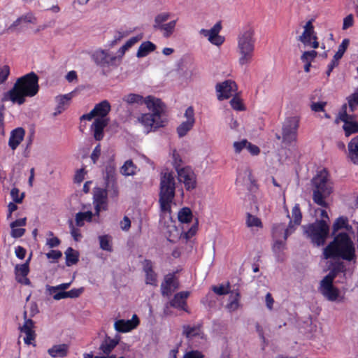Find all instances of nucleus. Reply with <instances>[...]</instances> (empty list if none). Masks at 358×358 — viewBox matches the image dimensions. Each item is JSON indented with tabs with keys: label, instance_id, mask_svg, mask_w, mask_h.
I'll use <instances>...</instances> for the list:
<instances>
[{
	"label": "nucleus",
	"instance_id": "f257e3e1",
	"mask_svg": "<svg viewBox=\"0 0 358 358\" xmlns=\"http://www.w3.org/2000/svg\"><path fill=\"white\" fill-rule=\"evenodd\" d=\"M38 90V77L35 73L31 72L18 78L12 89L3 94L1 101H11L13 103L22 105L27 96H35Z\"/></svg>",
	"mask_w": 358,
	"mask_h": 358
},
{
	"label": "nucleus",
	"instance_id": "f03ea898",
	"mask_svg": "<svg viewBox=\"0 0 358 358\" xmlns=\"http://www.w3.org/2000/svg\"><path fill=\"white\" fill-rule=\"evenodd\" d=\"M325 259L340 258L348 262H356V250L353 241L345 232L338 233L323 251Z\"/></svg>",
	"mask_w": 358,
	"mask_h": 358
},
{
	"label": "nucleus",
	"instance_id": "7ed1b4c3",
	"mask_svg": "<svg viewBox=\"0 0 358 358\" xmlns=\"http://www.w3.org/2000/svg\"><path fill=\"white\" fill-rule=\"evenodd\" d=\"M255 29L250 24L243 27L237 35V53L239 55L238 64L249 65L253 59L256 38Z\"/></svg>",
	"mask_w": 358,
	"mask_h": 358
},
{
	"label": "nucleus",
	"instance_id": "20e7f679",
	"mask_svg": "<svg viewBox=\"0 0 358 358\" xmlns=\"http://www.w3.org/2000/svg\"><path fill=\"white\" fill-rule=\"evenodd\" d=\"M145 103L151 113H144L138 118V121L147 129L148 131L152 128L164 126L162 115L165 111V105L157 98L148 96L145 98Z\"/></svg>",
	"mask_w": 358,
	"mask_h": 358
},
{
	"label": "nucleus",
	"instance_id": "39448f33",
	"mask_svg": "<svg viewBox=\"0 0 358 358\" xmlns=\"http://www.w3.org/2000/svg\"><path fill=\"white\" fill-rule=\"evenodd\" d=\"M175 190L176 182L173 174L171 172L162 173L159 199L162 212H171V203L175 197Z\"/></svg>",
	"mask_w": 358,
	"mask_h": 358
},
{
	"label": "nucleus",
	"instance_id": "423d86ee",
	"mask_svg": "<svg viewBox=\"0 0 358 358\" xmlns=\"http://www.w3.org/2000/svg\"><path fill=\"white\" fill-rule=\"evenodd\" d=\"M313 201L322 207H327V203L325 199L332 192V185L328 178V173L325 170L320 171L313 180Z\"/></svg>",
	"mask_w": 358,
	"mask_h": 358
},
{
	"label": "nucleus",
	"instance_id": "0eeeda50",
	"mask_svg": "<svg viewBox=\"0 0 358 358\" xmlns=\"http://www.w3.org/2000/svg\"><path fill=\"white\" fill-rule=\"evenodd\" d=\"M92 110L96 118L92 124V129L94 138L101 141L103 137V129L108 123L106 116L110 110V104L107 100H103L96 104Z\"/></svg>",
	"mask_w": 358,
	"mask_h": 358
},
{
	"label": "nucleus",
	"instance_id": "6e6552de",
	"mask_svg": "<svg viewBox=\"0 0 358 358\" xmlns=\"http://www.w3.org/2000/svg\"><path fill=\"white\" fill-rule=\"evenodd\" d=\"M304 232L312 243L317 246L324 244L329 235V227L326 220H317L308 226H303Z\"/></svg>",
	"mask_w": 358,
	"mask_h": 358
},
{
	"label": "nucleus",
	"instance_id": "1a4fd4ad",
	"mask_svg": "<svg viewBox=\"0 0 358 358\" xmlns=\"http://www.w3.org/2000/svg\"><path fill=\"white\" fill-rule=\"evenodd\" d=\"M91 58L96 66L103 69L117 68L121 63L120 57L101 48L94 50Z\"/></svg>",
	"mask_w": 358,
	"mask_h": 358
},
{
	"label": "nucleus",
	"instance_id": "9d476101",
	"mask_svg": "<svg viewBox=\"0 0 358 358\" xmlns=\"http://www.w3.org/2000/svg\"><path fill=\"white\" fill-rule=\"evenodd\" d=\"M356 117L355 115L348 113L346 103L342 105L338 115V119L343 122V129L346 137L358 133V122L356 120Z\"/></svg>",
	"mask_w": 358,
	"mask_h": 358
},
{
	"label": "nucleus",
	"instance_id": "9b49d317",
	"mask_svg": "<svg viewBox=\"0 0 358 358\" xmlns=\"http://www.w3.org/2000/svg\"><path fill=\"white\" fill-rule=\"evenodd\" d=\"M299 126V117L293 116L285 120L282 128V141L287 144L297 139V131Z\"/></svg>",
	"mask_w": 358,
	"mask_h": 358
},
{
	"label": "nucleus",
	"instance_id": "f8f14e48",
	"mask_svg": "<svg viewBox=\"0 0 358 358\" xmlns=\"http://www.w3.org/2000/svg\"><path fill=\"white\" fill-rule=\"evenodd\" d=\"M170 213L162 212L160 224L164 230V233L168 236L169 241H174L175 238H180L181 232L176 226V221L173 220Z\"/></svg>",
	"mask_w": 358,
	"mask_h": 358
},
{
	"label": "nucleus",
	"instance_id": "ddd939ff",
	"mask_svg": "<svg viewBox=\"0 0 358 358\" xmlns=\"http://www.w3.org/2000/svg\"><path fill=\"white\" fill-rule=\"evenodd\" d=\"M330 276H325L321 281L319 287L320 292L329 301H336L339 295L338 289L333 285Z\"/></svg>",
	"mask_w": 358,
	"mask_h": 358
},
{
	"label": "nucleus",
	"instance_id": "4468645a",
	"mask_svg": "<svg viewBox=\"0 0 358 358\" xmlns=\"http://www.w3.org/2000/svg\"><path fill=\"white\" fill-rule=\"evenodd\" d=\"M177 173L178 180L180 182L184 183L185 187L187 190L194 189L196 187V176L190 167L185 166L182 169H179Z\"/></svg>",
	"mask_w": 358,
	"mask_h": 358
},
{
	"label": "nucleus",
	"instance_id": "2eb2a0df",
	"mask_svg": "<svg viewBox=\"0 0 358 358\" xmlns=\"http://www.w3.org/2000/svg\"><path fill=\"white\" fill-rule=\"evenodd\" d=\"M221 29V23L218 22L210 29H201L199 33L206 37L212 44L220 46L224 42V38L219 35Z\"/></svg>",
	"mask_w": 358,
	"mask_h": 358
},
{
	"label": "nucleus",
	"instance_id": "dca6fc26",
	"mask_svg": "<svg viewBox=\"0 0 358 358\" xmlns=\"http://www.w3.org/2000/svg\"><path fill=\"white\" fill-rule=\"evenodd\" d=\"M217 99L219 100L227 99L231 97L237 90L236 84L231 80H227L219 83L215 87Z\"/></svg>",
	"mask_w": 358,
	"mask_h": 358
},
{
	"label": "nucleus",
	"instance_id": "f3484780",
	"mask_svg": "<svg viewBox=\"0 0 358 358\" xmlns=\"http://www.w3.org/2000/svg\"><path fill=\"white\" fill-rule=\"evenodd\" d=\"M295 231V227L292 224V220H290L287 227L285 224L279 223L273 225L272 229V236L273 240L275 239H284L286 241L289 236H290Z\"/></svg>",
	"mask_w": 358,
	"mask_h": 358
},
{
	"label": "nucleus",
	"instance_id": "a211bd4d",
	"mask_svg": "<svg viewBox=\"0 0 358 358\" xmlns=\"http://www.w3.org/2000/svg\"><path fill=\"white\" fill-rule=\"evenodd\" d=\"M31 258V255L26 260L24 264H17L15 267V274L16 280L26 285H30V280L27 278L29 273V262Z\"/></svg>",
	"mask_w": 358,
	"mask_h": 358
},
{
	"label": "nucleus",
	"instance_id": "6ab92c4d",
	"mask_svg": "<svg viewBox=\"0 0 358 358\" xmlns=\"http://www.w3.org/2000/svg\"><path fill=\"white\" fill-rule=\"evenodd\" d=\"M139 324V319L134 315L131 320H118L114 324L115 329L118 332L125 333L131 331Z\"/></svg>",
	"mask_w": 358,
	"mask_h": 358
},
{
	"label": "nucleus",
	"instance_id": "aec40b11",
	"mask_svg": "<svg viewBox=\"0 0 358 358\" xmlns=\"http://www.w3.org/2000/svg\"><path fill=\"white\" fill-rule=\"evenodd\" d=\"M114 169L112 167L106 168V180L107 185L104 189L107 196L111 198H117L119 194V189L117 182L113 178Z\"/></svg>",
	"mask_w": 358,
	"mask_h": 358
},
{
	"label": "nucleus",
	"instance_id": "412c9836",
	"mask_svg": "<svg viewBox=\"0 0 358 358\" xmlns=\"http://www.w3.org/2000/svg\"><path fill=\"white\" fill-rule=\"evenodd\" d=\"M94 215L99 216L101 210L107 209V193L104 189H99L94 195Z\"/></svg>",
	"mask_w": 358,
	"mask_h": 358
},
{
	"label": "nucleus",
	"instance_id": "4be33fe9",
	"mask_svg": "<svg viewBox=\"0 0 358 358\" xmlns=\"http://www.w3.org/2000/svg\"><path fill=\"white\" fill-rule=\"evenodd\" d=\"M178 287V282L175 280L174 274L169 273L165 275L164 280L161 285L162 294L164 296H169Z\"/></svg>",
	"mask_w": 358,
	"mask_h": 358
},
{
	"label": "nucleus",
	"instance_id": "5701e85b",
	"mask_svg": "<svg viewBox=\"0 0 358 358\" xmlns=\"http://www.w3.org/2000/svg\"><path fill=\"white\" fill-rule=\"evenodd\" d=\"M24 323L22 327H20V331L26 334L24 338V343L27 345L31 344V341H34L36 334L34 331V322L31 319H27V312H24Z\"/></svg>",
	"mask_w": 358,
	"mask_h": 358
},
{
	"label": "nucleus",
	"instance_id": "b1692460",
	"mask_svg": "<svg viewBox=\"0 0 358 358\" xmlns=\"http://www.w3.org/2000/svg\"><path fill=\"white\" fill-rule=\"evenodd\" d=\"M189 296V292H180L174 295L173 298L169 302V303L171 307L187 311L186 308V299Z\"/></svg>",
	"mask_w": 358,
	"mask_h": 358
},
{
	"label": "nucleus",
	"instance_id": "393cba45",
	"mask_svg": "<svg viewBox=\"0 0 358 358\" xmlns=\"http://www.w3.org/2000/svg\"><path fill=\"white\" fill-rule=\"evenodd\" d=\"M24 134L25 131L22 127L16 128L10 132V138L8 140V145L12 150H16L18 145L23 141Z\"/></svg>",
	"mask_w": 358,
	"mask_h": 358
},
{
	"label": "nucleus",
	"instance_id": "a878e982",
	"mask_svg": "<svg viewBox=\"0 0 358 358\" xmlns=\"http://www.w3.org/2000/svg\"><path fill=\"white\" fill-rule=\"evenodd\" d=\"M143 270L146 275V284L157 286V274L152 269V264L150 260H145Z\"/></svg>",
	"mask_w": 358,
	"mask_h": 358
},
{
	"label": "nucleus",
	"instance_id": "bb28decb",
	"mask_svg": "<svg viewBox=\"0 0 358 358\" xmlns=\"http://www.w3.org/2000/svg\"><path fill=\"white\" fill-rule=\"evenodd\" d=\"M69 346L66 344L55 345L48 350V354L54 358L64 357L67 355Z\"/></svg>",
	"mask_w": 358,
	"mask_h": 358
},
{
	"label": "nucleus",
	"instance_id": "cd10ccee",
	"mask_svg": "<svg viewBox=\"0 0 358 358\" xmlns=\"http://www.w3.org/2000/svg\"><path fill=\"white\" fill-rule=\"evenodd\" d=\"M285 241L284 239H275L272 246L273 252L279 262H282L284 259L283 251L286 248Z\"/></svg>",
	"mask_w": 358,
	"mask_h": 358
},
{
	"label": "nucleus",
	"instance_id": "c85d7f7f",
	"mask_svg": "<svg viewBox=\"0 0 358 358\" xmlns=\"http://www.w3.org/2000/svg\"><path fill=\"white\" fill-rule=\"evenodd\" d=\"M348 148L349 158L355 164H358V136L350 141Z\"/></svg>",
	"mask_w": 358,
	"mask_h": 358
},
{
	"label": "nucleus",
	"instance_id": "c756f323",
	"mask_svg": "<svg viewBox=\"0 0 358 358\" xmlns=\"http://www.w3.org/2000/svg\"><path fill=\"white\" fill-rule=\"evenodd\" d=\"M83 291V287H80L78 289H72L68 292H59L53 295V299L57 301L66 298L75 299L78 297Z\"/></svg>",
	"mask_w": 358,
	"mask_h": 358
},
{
	"label": "nucleus",
	"instance_id": "7c9ffc66",
	"mask_svg": "<svg viewBox=\"0 0 358 358\" xmlns=\"http://www.w3.org/2000/svg\"><path fill=\"white\" fill-rule=\"evenodd\" d=\"M73 95L72 92L69 93L62 96H58L56 97L57 106L54 113L55 115H57L62 113L65 109L66 106L69 104V101L71 99Z\"/></svg>",
	"mask_w": 358,
	"mask_h": 358
},
{
	"label": "nucleus",
	"instance_id": "2f4dec72",
	"mask_svg": "<svg viewBox=\"0 0 358 358\" xmlns=\"http://www.w3.org/2000/svg\"><path fill=\"white\" fill-rule=\"evenodd\" d=\"M156 45L151 41H145L141 44L136 53L138 58L144 57L150 52L155 51Z\"/></svg>",
	"mask_w": 358,
	"mask_h": 358
},
{
	"label": "nucleus",
	"instance_id": "473e14b6",
	"mask_svg": "<svg viewBox=\"0 0 358 358\" xmlns=\"http://www.w3.org/2000/svg\"><path fill=\"white\" fill-rule=\"evenodd\" d=\"M177 20H171L165 23L156 29L155 30L159 31L164 38H169L175 31Z\"/></svg>",
	"mask_w": 358,
	"mask_h": 358
},
{
	"label": "nucleus",
	"instance_id": "72a5a7b5",
	"mask_svg": "<svg viewBox=\"0 0 358 358\" xmlns=\"http://www.w3.org/2000/svg\"><path fill=\"white\" fill-rule=\"evenodd\" d=\"M94 214L92 211L79 212L76 214L75 221L76 224L78 227H83L85 222H90Z\"/></svg>",
	"mask_w": 358,
	"mask_h": 358
},
{
	"label": "nucleus",
	"instance_id": "f704fd0d",
	"mask_svg": "<svg viewBox=\"0 0 358 358\" xmlns=\"http://www.w3.org/2000/svg\"><path fill=\"white\" fill-rule=\"evenodd\" d=\"M137 166L132 160H127L120 168V173L124 176H134L136 173Z\"/></svg>",
	"mask_w": 358,
	"mask_h": 358
},
{
	"label": "nucleus",
	"instance_id": "c9c22d12",
	"mask_svg": "<svg viewBox=\"0 0 358 358\" xmlns=\"http://www.w3.org/2000/svg\"><path fill=\"white\" fill-rule=\"evenodd\" d=\"M66 255V264L67 266H71L76 264L78 262L79 254L78 252L73 250L72 248H68L65 252Z\"/></svg>",
	"mask_w": 358,
	"mask_h": 358
},
{
	"label": "nucleus",
	"instance_id": "e433bc0d",
	"mask_svg": "<svg viewBox=\"0 0 358 358\" xmlns=\"http://www.w3.org/2000/svg\"><path fill=\"white\" fill-rule=\"evenodd\" d=\"M341 229H345L347 231H350L352 227L348 224V219L346 217L341 216L337 218L333 224V232L336 233Z\"/></svg>",
	"mask_w": 358,
	"mask_h": 358
},
{
	"label": "nucleus",
	"instance_id": "4c0bfd02",
	"mask_svg": "<svg viewBox=\"0 0 358 358\" xmlns=\"http://www.w3.org/2000/svg\"><path fill=\"white\" fill-rule=\"evenodd\" d=\"M71 285V282L62 283L57 286H50L47 285L45 287L46 292L53 296L54 294L59 292H66V289H69Z\"/></svg>",
	"mask_w": 358,
	"mask_h": 358
},
{
	"label": "nucleus",
	"instance_id": "58836bf2",
	"mask_svg": "<svg viewBox=\"0 0 358 358\" xmlns=\"http://www.w3.org/2000/svg\"><path fill=\"white\" fill-rule=\"evenodd\" d=\"M201 334V327L195 325L191 327L189 325L183 326V334L188 338L199 336Z\"/></svg>",
	"mask_w": 358,
	"mask_h": 358
},
{
	"label": "nucleus",
	"instance_id": "ea45409f",
	"mask_svg": "<svg viewBox=\"0 0 358 358\" xmlns=\"http://www.w3.org/2000/svg\"><path fill=\"white\" fill-rule=\"evenodd\" d=\"M345 270H346L345 265L344 264L343 262H336L332 264V268H331L330 272L326 276H330L331 280H334V278H336V276L339 273H344L345 271Z\"/></svg>",
	"mask_w": 358,
	"mask_h": 358
},
{
	"label": "nucleus",
	"instance_id": "a19ab883",
	"mask_svg": "<svg viewBox=\"0 0 358 358\" xmlns=\"http://www.w3.org/2000/svg\"><path fill=\"white\" fill-rule=\"evenodd\" d=\"M192 213L187 207L182 208L178 214V218L181 223H189L192 219Z\"/></svg>",
	"mask_w": 358,
	"mask_h": 358
},
{
	"label": "nucleus",
	"instance_id": "79ce46f5",
	"mask_svg": "<svg viewBox=\"0 0 358 358\" xmlns=\"http://www.w3.org/2000/svg\"><path fill=\"white\" fill-rule=\"evenodd\" d=\"M346 99L348 101V103H345L347 104V108H349L350 112L353 113L358 107V90L349 95Z\"/></svg>",
	"mask_w": 358,
	"mask_h": 358
},
{
	"label": "nucleus",
	"instance_id": "37998d69",
	"mask_svg": "<svg viewBox=\"0 0 358 358\" xmlns=\"http://www.w3.org/2000/svg\"><path fill=\"white\" fill-rule=\"evenodd\" d=\"M170 17L171 13L168 12H164L157 14L154 20V23L152 25L153 29H156L162 24H165V22L170 18Z\"/></svg>",
	"mask_w": 358,
	"mask_h": 358
},
{
	"label": "nucleus",
	"instance_id": "c03bdc74",
	"mask_svg": "<svg viewBox=\"0 0 358 358\" xmlns=\"http://www.w3.org/2000/svg\"><path fill=\"white\" fill-rule=\"evenodd\" d=\"M292 224L296 228V226L300 225L301 219H302V215L300 210L299 204L296 203L293 207L292 210Z\"/></svg>",
	"mask_w": 358,
	"mask_h": 358
},
{
	"label": "nucleus",
	"instance_id": "a18cd8bd",
	"mask_svg": "<svg viewBox=\"0 0 358 358\" xmlns=\"http://www.w3.org/2000/svg\"><path fill=\"white\" fill-rule=\"evenodd\" d=\"M194 123H192L187 121L182 122L178 127H177V133L180 138L184 137L187 135L188 131H189L192 127H194Z\"/></svg>",
	"mask_w": 358,
	"mask_h": 358
},
{
	"label": "nucleus",
	"instance_id": "49530a36",
	"mask_svg": "<svg viewBox=\"0 0 358 358\" xmlns=\"http://www.w3.org/2000/svg\"><path fill=\"white\" fill-rule=\"evenodd\" d=\"M100 248L105 251H112L111 240L112 238L109 235H103L99 236Z\"/></svg>",
	"mask_w": 358,
	"mask_h": 358
},
{
	"label": "nucleus",
	"instance_id": "de8ad7c7",
	"mask_svg": "<svg viewBox=\"0 0 358 358\" xmlns=\"http://www.w3.org/2000/svg\"><path fill=\"white\" fill-rule=\"evenodd\" d=\"M117 345V341L110 339L105 341L100 346V349L102 352L109 356L108 355L111 352V351L115 348V347Z\"/></svg>",
	"mask_w": 358,
	"mask_h": 358
},
{
	"label": "nucleus",
	"instance_id": "09e8293b",
	"mask_svg": "<svg viewBox=\"0 0 358 358\" xmlns=\"http://www.w3.org/2000/svg\"><path fill=\"white\" fill-rule=\"evenodd\" d=\"M313 36H316L315 31L303 30L302 34L299 36L298 41H301L304 45H310Z\"/></svg>",
	"mask_w": 358,
	"mask_h": 358
},
{
	"label": "nucleus",
	"instance_id": "8fccbe9b",
	"mask_svg": "<svg viewBox=\"0 0 358 358\" xmlns=\"http://www.w3.org/2000/svg\"><path fill=\"white\" fill-rule=\"evenodd\" d=\"M123 101L128 103H145L143 97L137 94H129L123 97Z\"/></svg>",
	"mask_w": 358,
	"mask_h": 358
},
{
	"label": "nucleus",
	"instance_id": "3c124183",
	"mask_svg": "<svg viewBox=\"0 0 358 358\" xmlns=\"http://www.w3.org/2000/svg\"><path fill=\"white\" fill-rule=\"evenodd\" d=\"M349 44H350V40L348 38L343 39L341 44L338 46V51L336 52V54L334 55V57L336 59H338V60H340L343 57Z\"/></svg>",
	"mask_w": 358,
	"mask_h": 358
},
{
	"label": "nucleus",
	"instance_id": "603ef678",
	"mask_svg": "<svg viewBox=\"0 0 358 358\" xmlns=\"http://www.w3.org/2000/svg\"><path fill=\"white\" fill-rule=\"evenodd\" d=\"M246 224L248 227H262V223L260 219L255 215H251L250 213H247Z\"/></svg>",
	"mask_w": 358,
	"mask_h": 358
},
{
	"label": "nucleus",
	"instance_id": "864d4df0",
	"mask_svg": "<svg viewBox=\"0 0 358 358\" xmlns=\"http://www.w3.org/2000/svg\"><path fill=\"white\" fill-rule=\"evenodd\" d=\"M212 290L219 296L225 295L230 292V284L229 282H227V285L222 284L218 286H213Z\"/></svg>",
	"mask_w": 358,
	"mask_h": 358
},
{
	"label": "nucleus",
	"instance_id": "5fc2aeb1",
	"mask_svg": "<svg viewBox=\"0 0 358 358\" xmlns=\"http://www.w3.org/2000/svg\"><path fill=\"white\" fill-rule=\"evenodd\" d=\"M198 224L196 222L191 227V228L187 231H182L180 234V238H185V240L187 241L196 234Z\"/></svg>",
	"mask_w": 358,
	"mask_h": 358
},
{
	"label": "nucleus",
	"instance_id": "6e6d98bb",
	"mask_svg": "<svg viewBox=\"0 0 358 358\" xmlns=\"http://www.w3.org/2000/svg\"><path fill=\"white\" fill-rule=\"evenodd\" d=\"M317 55V52L315 50L306 51L302 54L301 59L303 62L311 63Z\"/></svg>",
	"mask_w": 358,
	"mask_h": 358
},
{
	"label": "nucleus",
	"instance_id": "4d7b16f0",
	"mask_svg": "<svg viewBox=\"0 0 358 358\" xmlns=\"http://www.w3.org/2000/svg\"><path fill=\"white\" fill-rule=\"evenodd\" d=\"M239 296L240 294L238 292L236 293L235 296L232 297V296H231L230 301L227 306V308L229 310V311H234L238 309L239 306Z\"/></svg>",
	"mask_w": 358,
	"mask_h": 358
},
{
	"label": "nucleus",
	"instance_id": "13d9d810",
	"mask_svg": "<svg viewBox=\"0 0 358 358\" xmlns=\"http://www.w3.org/2000/svg\"><path fill=\"white\" fill-rule=\"evenodd\" d=\"M10 74V68L7 65H4L0 68V85L3 83Z\"/></svg>",
	"mask_w": 358,
	"mask_h": 358
},
{
	"label": "nucleus",
	"instance_id": "bf43d9fd",
	"mask_svg": "<svg viewBox=\"0 0 358 358\" xmlns=\"http://www.w3.org/2000/svg\"><path fill=\"white\" fill-rule=\"evenodd\" d=\"M20 191L17 188L14 187L10 191V196L13 200L14 202L20 203L22 201V199L24 198V194H22V195L19 196Z\"/></svg>",
	"mask_w": 358,
	"mask_h": 358
},
{
	"label": "nucleus",
	"instance_id": "052dcab7",
	"mask_svg": "<svg viewBox=\"0 0 358 358\" xmlns=\"http://www.w3.org/2000/svg\"><path fill=\"white\" fill-rule=\"evenodd\" d=\"M69 227L71 229V234L73 236V239L76 241H80L82 237V235L80 232V230L73 226L72 221L69 222Z\"/></svg>",
	"mask_w": 358,
	"mask_h": 358
},
{
	"label": "nucleus",
	"instance_id": "680f3d73",
	"mask_svg": "<svg viewBox=\"0 0 358 358\" xmlns=\"http://www.w3.org/2000/svg\"><path fill=\"white\" fill-rule=\"evenodd\" d=\"M326 105V101L313 102L310 105V108L315 112H322L324 111V107Z\"/></svg>",
	"mask_w": 358,
	"mask_h": 358
},
{
	"label": "nucleus",
	"instance_id": "e2e57ef3",
	"mask_svg": "<svg viewBox=\"0 0 358 358\" xmlns=\"http://www.w3.org/2000/svg\"><path fill=\"white\" fill-rule=\"evenodd\" d=\"M173 166L176 169V171H178V170H179V169H182V159L180 158V155L176 152L174 151L173 153Z\"/></svg>",
	"mask_w": 358,
	"mask_h": 358
},
{
	"label": "nucleus",
	"instance_id": "0e129e2a",
	"mask_svg": "<svg viewBox=\"0 0 358 358\" xmlns=\"http://www.w3.org/2000/svg\"><path fill=\"white\" fill-rule=\"evenodd\" d=\"M184 116L187 118L186 121L195 123L194 110L193 107H188L185 112Z\"/></svg>",
	"mask_w": 358,
	"mask_h": 358
},
{
	"label": "nucleus",
	"instance_id": "69168bd1",
	"mask_svg": "<svg viewBox=\"0 0 358 358\" xmlns=\"http://www.w3.org/2000/svg\"><path fill=\"white\" fill-rule=\"evenodd\" d=\"M230 104H231V107L236 110L241 111L244 109V107H243L241 100L236 97H234L230 101Z\"/></svg>",
	"mask_w": 358,
	"mask_h": 358
},
{
	"label": "nucleus",
	"instance_id": "338daca9",
	"mask_svg": "<svg viewBox=\"0 0 358 358\" xmlns=\"http://www.w3.org/2000/svg\"><path fill=\"white\" fill-rule=\"evenodd\" d=\"M101 145L100 144H98L94 149L93 150L92 154H91V159L92 160L94 164H96L98 161L100 155H101Z\"/></svg>",
	"mask_w": 358,
	"mask_h": 358
},
{
	"label": "nucleus",
	"instance_id": "774afa93",
	"mask_svg": "<svg viewBox=\"0 0 358 358\" xmlns=\"http://www.w3.org/2000/svg\"><path fill=\"white\" fill-rule=\"evenodd\" d=\"M183 358H203V355L197 350H192L187 352Z\"/></svg>",
	"mask_w": 358,
	"mask_h": 358
}]
</instances>
